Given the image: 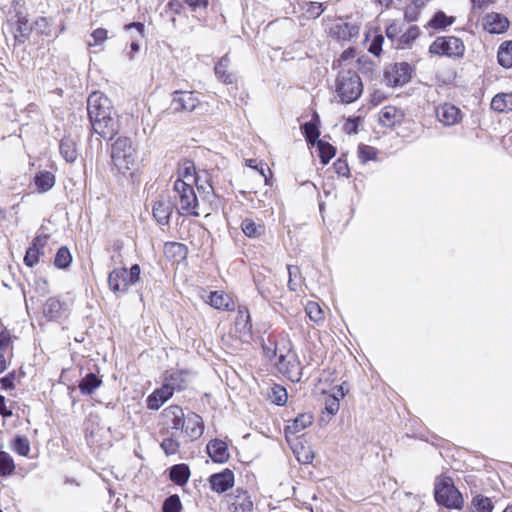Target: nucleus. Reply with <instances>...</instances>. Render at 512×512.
Instances as JSON below:
<instances>
[{
  "label": "nucleus",
  "instance_id": "nucleus-62",
  "mask_svg": "<svg viewBox=\"0 0 512 512\" xmlns=\"http://www.w3.org/2000/svg\"><path fill=\"white\" fill-rule=\"evenodd\" d=\"M124 29L127 30V31L130 30V29H136L138 34H139V36L143 37L144 36V31H145V26L141 22H132V23L126 24L124 26Z\"/></svg>",
  "mask_w": 512,
  "mask_h": 512
},
{
  "label": "nucleus",
  "instance_id": "nucleus-53",
  "mask_svg": "<svg viewBox=\"0 0 512 512\" xmlns=\"http://www.w3.org/2000/svg\"><path fill=\"white\" fill-rule=\"evenodd\" d=\"M288 399L287 391L284 387L280 385H275L272 388L271 400L273 403L279 406H283L286 404Z\"/></svg>",
  "mask_w": 512,
  "mask_h": 512
},
{
  "label": "nucleus",
  "instance_id": "nucleus-43",
  "mask_svg": "<svg viewBox=\"0 0 512 512\" xmlns=\"http://www.w3.org/2000/svg\"><path fill=\"white\" fill-rule=\"evenodd\" d=\"M305 312L308 318L317 325L323 323L325 320V313L322 307L315 301L307 302Z\"/></svg>",
  "mask_w": 512,
  "mask_h": 512
},
{
  "label": "nucleus",
  "instance_id": "nucleus-59",
  "mask_svg": "<svg viewBox=\"0 0 512 512\" xmlns=\"http://www.w3.org/2000/svg\"><path fill=\"white\" fill-rule=\"evenodd\" d=\"M383 42H384V37L382 34L375 35L374 38L372 39V42H371L369 48H368V51L375 56H379L382 52Z\"/></svg>",
  "mask_w": 512,
  "mask_h": 512
},
{
  "label": "nucleus",
  "instance_id": "nucleus-44",
  "mask_svg": "<svg viewBox=\"0 0 512 512\" xmlns=\"http://www.w3.org/2000/svg\"><path fill=\"white\" fill-rule=\"evenodd\" d=\"M315 145H317L321 164L327 165L330 162V160L336 155V148L332 144L324 140H318Z\"/></svg>",
  "mask_w": 512,
  "mask_h": 512
},
{
  "label": "nucleus",
  "instance_id": "nucleus-31",
  "mask_svg": "<svg viewBox=\"0 0 512 512\" xmlns=\"http://www.w3.org/2000/svg\"><path fill=\"white\" fill-rule=\"evenodd\" d=\"M240 228L244 235L251 239L261 238L266 233V226L262 221L256 222L253 218H244Z\"/></svg>",
  "mask_w": 512,
  "mask_h": 512
},
{
  "label": "nucleus",
  "instance_id": "nucleus-41",
  "mask_svg": "<svg viewBox=\"0 0 512 512\" xmlns=\"http://www.w3.org/2000/svg\"><path fill=\"white\" fill-rule=\"evenodd\" d=\"M497 61L503 68H512V40H506L500 44L497 51Z\"/></svg>",
  "mask_w": 512,
  "mask_h": 512
},
{
  "label": "nucleus",
  "instance_id": "nucleus-60",
  "mask_svg": "<svg viewBox=\"0 0 512 512\" xmlns=\"http://www.w3.org/2000/svg\"><path fill=\"white\" fill-rule=\"evenodd\" d=\"M192 11L205 10L209 6V0H181Z\"/></svg>",
  "mask_w": 512,
  "mask_h": 512
},
{
  "label": "nucleus",
  "instance_id": "nucleus-9",
  "mask_svg": "<svg viewBox=\"0 0 512 512\" xmlns=\"http://www.w3.org/2000/svg\"><path fill=\"white\" fill-rule=\"evenodd\" d=\"M19 5L18 0L12 1V6L16 8ZM6 25L10 33L13 34L15 44H23L30 36L32 31L27 15L21 10L15 9L14 15L7 18Z\"/></svg>",
  "mask_w": 512,
  "mask_h": 512
},
{
  "label": "nucleus",
  "instance_id": "nucleus-50",
  "mask_svg": "<svg viewBox=\"0 0 512 512\" xmlns=\"http://www.w3.org/2000/svg\"><path fill=\"white\" fill-rule=\"evenodd\" d=\"M472 505L476 509V512H492L494 508L491 499L483 495L474 496Z\"/></svg>",
  "mask_w": 512,
  "mask_h": 512
},
{
  "label": "nucleus",
  "instance_id": "nucleus-32",
  "mask_svg": "<svg viewBox=\"0 0 512 512\" xmlns=\"http://www.w3.org/2000/svg\"><path fill=\"white\" fill-rule=\"evenodd\" d=\"M65 310V303L58 297H50L43 306V314L49 320L59 319Z\"/></svg>",
  "mask_w": 512,
  "mask_h": 512
},
{
  "label": "nucleus",
  "instance_id": "nucleus-39",
  "mask_svg": "<svg viewBox=\"0 0 512 512\" xmlns=\"http://www.w3.org/2000/svg\"><path fill=\"white\" fill-rule=\"evenodd\" d=\"M102 379L94 373H88L79 382V390L83 395H91L102 385Z\"/></svg>",
  "mask_w": 512,
  "mask_h": 512
},
{
  "label": "nucleus",
  "instance_id": "nucleus-24",
  "mask_svg": "<svg viewBox=\"0 0 512 512\" xmlns=\"http://www.w3.org/2000/svg\"><path fill=\"white\" fill-rule=\"evenodd\" d=\"M189 371L185 369H177L167 372L164 375L163 383L171 388L172 392L183 391L188 387Z\"/></svg>",
  "mask_w": 512,
  "mask_h": 512
},
{
  "label": "nucleus",
  "instance_id": "nucleus-20",
  "mask_svg": "<svg viewBox=\"0 0 512 512\" xmlns=\"http://www.w3.org/2000/svg\"><path fill=\"white\" fill-rule=\"evenodd\" d=\"M206 303L216 310L232 312L236 309V303L231 294L223 290L211 291Z\"/></svg>",
  "mask_w": 512,
  "mask_h": 512
},
{
  "label": "nucleus",
  "instance_id": "nucleus-36",
  "mask_svg": "<svg viewBox=\"0 0 512 512\" xmlns=\"http://www.w3.org/2000/svg\"><path fill=\"white\" fill-rule=\"evenodd\" d=\"M60 154L68 163H73L78 157L77 144L71 136H64L59 145Z\"/></svg>",
  "mask_w": 512,
  "mask_h": 512
},
{
  "label": "nucleus",
  "instance_id": "nucleus-42",
  "mask_svg": "<svg viewBox=\"0 0 512 512\" xmlns=\"http://www.w3.org/2000/svg\"><path fill=\"white\" fill-rule=\"evenodd\" d=\"M16 472L13 457L6 451H0V477H10Z\"/></svg>",
  "mask_w": 512,
  "mask_h": 512
},
{
  "label": "nucleus",
  "instance_id": "nucleus-7",
  "mask_svg": "<svg viewBox=\"0 0 512 512\" xmlns=\"http://www.w3.org/2000/svg\"><path fill=\"white\" fill-rule=\"evenodd\" d=\"M141 279V267L134 264L126 267H116L108 274L107 282L109 289L116 295L125 294L136 285Z\"/></svg>",
  "mask_w": 512,
  "mask_h": 512
},
{
  "label": "nucleus",
  "instance_id": "nucleus-22",
  "mask_svg": "<svg viewBox=\"0 0 512 512\" xmlns=\"http://www.w3.org/2000/svg\"><path fill=\"white\" fill-rule=\"evenodd\" d=\"M509 26L508 18L500 13H488L483 19V28L491 34L505 33Z\"/></svg>",
  "mask_w": 512,
  "mask_h": 512
},
{
  "label": "nucleus",
  "instance_id": "nucleus-38",
  "mask_svg": "<svg viewBox=\"0 0 512 512\" xmlns=\"http://www.w3.org/2000/svg\"><path fill=\"white\" fill-rule=\"evenodd\" d=\"M56 183L55 175L50 171H39L34 176V184L39 193L51 190Z\"/></svg>",
  "mask_w": 512,
  "mask_h": 512
},
{
  "label": "nucleus",
  "instance_id": "nucleus-3",
  "mask_svg": "<svg viewBox=\"0 0 512 512\" xmlns=\"http://www.w3.org/2000/svg\"><path fill=\"white\" fill-rule=\"evenodd\" d=\"M355 51L352 48L345 50L334 63V68H339L334 81V91L340 102L350 104L355 102L363 92V83L355 67H351L348 61L353 60Z\"/></svg>",
  "mask_w": 512,
  "mask_h": 512
},
{
  "label": "nucleus",
  "instance_id": "nucleus-54",
  "mask_svg": "<svg viewBox=\"0 0 512 512\" xmlns=\"http://www.w3.org/2000/svg\"><path fill=\"white\" fill-rule=\"evenodd\" d=\"M246 166L257 170L265 178V183L268 184L267 173L271 176L272 172L266 163L258 161L257 159H247Z\"/></svg>",
  "mask_w": 512,
  "mask_h": 512
},
{
  "label": "nucleus",
  "instance_id": "nucleus-55",
  "mask_svg": "<svg viewBox=\"0 0 512 512\" xmlns=\"http://www.w3.org/2000/svg\"><path fill=\"white\" fill-rule=\"evenodd\" d=\"M333 169H334L335 173L339 176H342V177L350 176V168H349V165H348L346 159H343L341 157L338 158L333 163Z\"/></svg>",
  "mask_w": 512,
  "mask_h": 512
},
{
  "label": "nucleus",
  "instance_id": "nucleus-19",
  "mask_svg": "<svg viewBox=\"0 0 512 512\" xmlns=\"http://www.w3.org/2000/svg\"><path fill=\"white\" fill-rule=\"evenodd\" d=\"M359 34V27L357 25L338 21L332 24L329 28L328 35L336 41L347 42L352 38L357 37Z\"/></svg>",
  "mask_w": 512,
  "mask_h": 512
},
{
  "label": "nucleus",
  "instance_id": "nucleus-51",
  "mask_svg": "<svg viewBox=\"0 0 512 512\" xmlns=\"http://www.w3.org/2000/svg\"><path fill=\"white\" fill-rule=\"evenodd\" d=\"M378 151L376 148L366 144L358 146V157L362 163L377 159Z\"/></svg>",
  "mask_w": 512,
  "mask_h": 512
},
{
  "label": "nucleus",
  "instance_id": "nucleus-29",
  "mask_svg": "<svg viewBox=\"0 0 512 512\" xmlns=\"http://www.w3.org/2000/svg\"><path fill=\"white\" fill-rule=\"evenodd\" d=\"M230 62L231 60L228 54H225L216 62L214 67V72L217 79L226 85H232L236 82L234 73L229 69Z\"/></svg>",
  "mask_w": 512,
  "mask_h": 512
},
{
  "label": "nucleus",
  "instance_id": "nucleus-16",
  "mask_svg": "<svg viewBox=\"0 0 512 512\" xmlns=\"http://www.w3.org/2000/svg\"><path fill=\"white\" fill-rule=\"evenodd\" d=\"M208 483L213 492L222 494L233 488L235 474L230 468H225L221 472L211 474Z\"/></svg>",
  "mask_w": 512,
  "mask_h": 512
},
{
  "label": "nucleus",
  "instance_id": "nucleus-37",
  "mask_svg": "<svg viewBox=\"0 0 512 512\" xmlns=\"http://www.w3.org/2000/svg\"><path fill=\"white\" fill-rule=\"evenodd\" d=\"M190 475H191L190 468L185 463L173 465L170 468V472H169L170 480L178 486L186 485L190 478Z\"/></svg>",
  "mask_w": 512,
  "mask_h": 512
},
{
  "label": "nucleus",
  "instance_id": "nucleus-17",
  "mask_svg": "<svg viewBox=\"0 0 512 512\" xmlns=\"http://www.w3.org/2000/svg\"><path fill=\"white\" fill-rule=\"evenodd\" d=\"M2 329L0 331V374L3 373L13 357V342L16 337L11 334V331L0 323Z\"/></svg>",
  "mask_w": 512,
  "mask_h": 512
},
{
  "label": "nucleus",
  "instance_id": "nucleus-63",
  "mask_svg": "<svg viewBox=\"0 0 512 512\" xmlns=\"http://www.w3.org/2000/svg\"><path fill=\"white\" fill-rule=\"evenodd\" d=\"M358 120L359 118L348 119L345 123L344 128L348 133H356L358 128Z\"/></svg>",
  "mask_w": 512,
  "mask_h": 512
},
{
  "label": "nucleus",
  "instance_id": "nucleus-58",
  "mask_svg": "<svg viewBox=\"0 0 512 512\" xmlns=\"http://www.w3.org/2000/svg\"><path fill=\"white\" fill-rule=\"evenodd\" d=\"M91 38L93 42L89 43L90 46L101 45L107 40L108 31L105 28H97L91 33Z\"/></svg>",
  "mask_w": 512,
  "mask_h": 512
},
{
  "label": "nucleus",
  "instance_id": "nucleus-18",
  "mask_svg": "<svg viewBox=\"0 0 512 512\" xmlns=\"http://www.w3.org/2000/svg\"><path fill=\"white\" fill-rule=\"evenodd\" d=\"M205 424L203 418L196 412H189L185 415V424L180 431L190 441L198 440L204 433Z\"/></svg>",
  "mask_w": 512,
  "mask_h": 512
},
{
  "label": "nucleus",
  "instance_id": "nucleus-14",
  "mask_svg": "<svg viewBox=\"0 0 512 512\" xmlns=\"http://www.w3.org/2000/svg\"><path fill=\"white\" fill-rule=\"evenodd\" d=\"M436 119L443 126H454L462 121L463 113L456 105L445 102L435 107Z\"/></svg>",
  "mask_w": 512,
  "mask_h": 512
},
{
  "label": "nucleus",
  "instance_id": "nucleus-23",
  "mask_svg": "<svg viewBox=\"0 0 512 512\" xmlns=\"http://www.w3.org/2000/svg\"><path fill=\"white\" fill-rule=\"evenodd\" d=\"M206 452L214 463L223 464L230 458L227 443L218 438L212 439L207 443Z\"/></svg>",
  "mask_w": 512,
  "mask_h": 512
},
{
  "label": "nucleus",
  "instance_id": "nucleus-34",
  "mask_svg": "<svg viewBox=\"0 0 512 512\" xmlns=\"http://www.w3.org/2000/svg\"><path fill=\"white\" fill-rule=\"evenodd\" d=\"M319 124V116L317 114H314L311 121L306 122L301 126V131L307 143L315 145L317 141L320 140Z\"/></svg>",
  "mask_w": 512,
  "mask_h": 512
},
{
  "label": "nucleus",
  "instance_id": "nucleus-15",
  "mask_svg": "<svg viewBox=\"0 0 512 512\" xmlns=\"http://www.w3.org/2000/svg\"><path fill=\"white\" fill-rule=\"evenodd\" d=\"M48 240V234H38L33 238L23 259V262L27 267L33 268L39 263L40 257L44 255V248L48 244Z\"/></svg>",
  "mask_w": 512,
  "mask_h": 512
},
{
  "label": "nucleus",
  "instance_id": "nucleus-52",
  "mask_svg": "<svg viewBox=\"0 0 512 512\" xmlns=\"http://www.w3.org/2000/svg\"><path fill=\"white\" fill-rule=\"evenodd\" d=\"M182 503L177 494L170 495L164 500L162 511L163 512H181Z\"/></svg>",
  "mask_w": 512,
  "mask_h": 512
},
{
  "label": "nucleus",
  "instance_id": "nucleus-8",
  "mask_svg": "<svg viewBox=\"0 0 512 512\" xmlns=\"http://www.w3.org/2000/svg\"><path fill=\"white\" fill-rule=\"evenodd\" d=\"M465 51L463 40L453 35L438 36L429 46L430 54L451 59H461Z\"/></svg>",
  "mask_w": 512,
  "mask_h": 512
},
{
  "label": "nucleus",
  "instance_id": "nucleus-28",
  "mask_svg": "<svg viewBox=\"0 0 512 512\" xmlns=\"http://www.w3.org/2000/svg\"><path fill=\"white\" fill-rule=\"evenodd\" d=\"M279 340H281L283 344L289 341L282 334L275 332L269 333L266 339L262 340V349L266 358L272 360L280 353L282 346H279Z\"/></svg>",
  "mask_w": 512,
  "mask_h": 512
},
{
  "label": "nucleus",
  "instance_id": "nucleus-12",
  "mask_svg": "<svg viewBox=\"0 0 512 512\" xmlns=\"http://www.w3.org/2000/svg\"><path fill=\"white\" fill-rule=\"evenodd\" d=\"M227 505L229 512H253L254 503L248 490L237 487L233 492L227 494Z\"/></svg>",
  "mask_w": 512,
  "mask_h": 512
},
{
  "label": "nucleus",
  "instance_id": "nucleus-26",
  "mask_svg": "<svg viewBox=\"0 0 512 512\" xmlns=\"http://www.w3.org/2000/svg\"><path fill=\"white\" fill-rule=\"evenodd\" d=\"M235 329L240 337L251 336L252 334V319L249 308L246 305H238L237 307Z\"/></svg>",
  "mask_w": 512,
  "mask_h": 512
},
{
  "label": "nucleus",
  "instance_id": "nucleus-35",
  "mask_svg": "<svg viewBox=\"0 0 512 512\" xmlns=\"http://www.w3.org/2000/svg\"><path fill=\"white\" fill-rule=\"evenodd\" d=\"M454 16H447L443 11H437L425 25L426 29L433 31L445 30L455 22Z\"/></svg>",
  "mask_w": 512,
  "mask_h": 512
},
{
  "label": "nucleus",
  "instance_id": "nucleus-11",
  "mask_svg": "<svg viewBox=\"0 0 512 512\" xmlns=\"http://www.w3.org/2000/svg\"><path fill=\"white\" fill-rule=\"evenodd\" d=\"M200 103L199 92L176 90L172 93L170 108L176 113L192 112Z\"/></svg>",
  "mask_w": 512,
  "mask_h": 512
},
{
  "label": "nucleus",
  "instance_id": "nucleus-45",
  "mask_svg": "<svg viewBox=\"0 0 512 512\" xmlns=\"http://www.w3.org/2000/svg\"><path fill=\"white\" fill-rule=\"evenodd\" d=\"M12 450L20 456L28 457L31 451L30 442L25 436H16L11 441Z\"/></svg>",
  "mask_w": 512,
  "mask_h": 512
},
{
  "label": "nucleus",
  "instance_id": "nucleus-1",
  "mask_svg": "<svg viewBox=\"0 0 512 512\" xmlns=\"http://www.w3.org/2000/svg\"><path fill=\"white\" fill-rule=\"evenodd\" d=\"M196 186L203 202L211 203L215 198L212 175L207 170L197 171L195 163L183 159L177 167L176 180L173 184L174 204L182 216L198 217L199 199L195 193Z\"/></svg>",
  "mask_w": 512,
  "mask_h": 512
},
{
  "label": "nucleus",
  "instance_id": "nucleus-25",
  "mask_svg": "<svg viewBox=\"0 0 512 512\" xmlns=\"http://www.w3.org/2000/svg\"><path fill=\"white\" fill-rule=\"evenodd\" d=\"M314 422V416L310 412L298 414L294 419L286 422L284 431L285 435H296L306 428L310 427Z\"/></svg>",
  "mask_w": 512,
  "mask_h": 512
},
{
  "label": "nucleus",
  "instance_id": "nucleus-61",
  "mask_svg": "<svg viewBox=\"0 0 512 512\" xmlns=\"http://www.w3.org/2000/svg\"><path fill=\"white\" fill-rule=\"evenodd\" d=\"M0 415L3 418H10L13 415V412L11 409L7 406V400L6 398L0 394Z\"/></svg>",
  "mask_w": 512,
  "mask_h": 512
},
{
  "label": "nucleus",
  "instance_id": "nucleus-21",
  "mask_svg": "<svg viewBox=\"0 0 512 512\" xmlns=\"http://www.w3.org/2000/svg\"><path fill=\"white\" fill-rule=\"evenodd\" d=\"M404 119V110L394 105L384 106L378 114L379 123L387 128H393L400 125Z\"/></svg>",
  "mask_w": 512,
  "mask_h": 512
},
{
  "label": "nucleus",
  "instance_id": "nucleus-48",
  "mask_svg": "<svg viewBox=\"0 0 512 512\" xmlns=\"http://www.w3.org/2000/svg\"><path fill=\"white\" fill-rule=\"evenodd\" d=\"M420 34V30L418 26H410L405 31L403 30L401 37L399 38V42L397 44V48H404L405 46L410 45L413 41H415Z\"/></svg>",
  "mask_w": 512,
  "mask_h": 512
},
{
  "label": "nucleus",
  "instance_id": "nucleus-46",
  "mask_svg": "<svg viewBox=\"0 0 512 512\" xmlns=\"http://www.w3.org/2000/svg\"><path fill=\"white\" fill-rule=\"evenodd\" d=\"M72 262V255L70 253V250L66 246L60 247L55 255L54 258V265L58 269H66L70 266Z\"/></svg>",
  "mask_w": 512,
  "mask_h": 512
},
{
  "label": "nucleus",
  "instance_id": "nucleus-27",
  "mask_svg": "<svg viewBox=\"0 0 512 512\" xmlns=\"http://www.w3.org/2000/svg\"><path fill=\"white\" fill-rule=\"evenodd\" d=\"M173 392L162 382L161 386L155 389L146 399L147 408L158 410L166 401L173 397Z\"/></svg>",
  "mask_w": 512,
  "mask_h": 512
},
{
  "label": "nucleus",
  "instance_id": "nucleus-47",
  "mask_svg": "<svg viewBox=\"0 0 512 512\" xmlns=\"http://www.w3.org/2000/svg\"><path fill=\"white\" fill-rule=\"evenodd\" d=\"M404 27V22L400 20H394L386 27L385 34L389 40L397 45Z\"/></svg>",
  "mask_w": 512,
  "mask_h": 512
},
{
  "label": "nucleus",
  "instance_id": "nucleus-2",
  "mask_svg": "<svg viewBox=\"0 0 512 512\" xmlns=\"http://www.w3.org/2000/svg\"><path fill=\"white\" fill-rule=\"evenodd\" d=\"M87 112L94 133L111 140L119 132V123L113 117L111 100L102 92L94 91L87 99Z\"/></svg>",
  "mask_w": 512,
  "mask_h": 512
},
{
  "label": "nucleus",
  "instance_id": "nucleus-40",
  "mask_svg": "<svg viewBox=\"0 0 512 512\" xmlns=\"http://www.w3.org/2000/svg\"><path fill=\"white\" fill-rule=\"evenodd\" d=\"M491 109L503 113L512 111V92L498 93L491 100Z\"/></svg>",
  "mask_w": 512,
  "mask_h": 512
},
{
  "label": "nucleus",
  "instance_id": "nucleus-13",
  "mask_svg": "<svg viewBox=\"0 0 512 512\" xmlns=\"http://www.w3.org/2000/svg\"><path fill=\"white\" fill-rule=\"evenodd\" d=\"M412 71L411 65L406 62L395 63L385 71L384 78L388 86H403L410 81Z\"/></svg>",
  "mask_w": 512,
  "mask_h": 512
},
{
  "label": "nucleus",
  "instance_id": "nucleus-4",
  "mask_svg": "<svg viewBox=\"0 0 512 512\" xmlns=\"http://www.w3.org/2000/svg\"><path fill=\"white\" fill-rule=\"evenodd\" d=\"M111 161L122 174L135 169L137 150L130 137L120 136L111 144Z\"/></svg>",
  "mask_w": 512,
  "mask_h": 512
},
{
  "label": "nucleus",
  "instance_id": "nucleus-57",
  "mask_svg": "<svg viewBox=\"0 0 512 512\" xmlns=\"http://www.w3.org/2000/svg\"><path fill=\"white\" fill-rule=\"evenodd\" d=\"M340 404L338 398L328 395L325 399L324 411L329 415H335L339 410Z\"/></svg>",
  "mask_w": 512,
  "mask_h": 512
},
{
  "label": "nucleus",
  "instance_id": "nucleus-6",
  "mask_svg": "<svg viewBox=\"0 0 512 512\" xmlns=\"http://www.w3.org/2000/svg\"><path fill=\"white\" fill-rule=\"evenodd\" d=\"M274 367L278 373L291 382H299L302 377V366L290 341L282 345L280 353L275 357Z\"/></svg>",
  "mask_w": 512,
  "mask_h": 512
},
{
  "label": "nucleus",
  "instance_id": "nucleus-10",
  "mask_svg": "<svg viewBox=\"0 0 512 512\" xmlns=\"http://www.w3.org/2000/svg\"><path fill=\"white\" fill-rule=\"evenodd\" d=\"M185 424V413L178 404L165 407L160 413V434L168 435L169 430H180Z\"/></svg>",
  "mask_w": 512,
  "mask_h": 512
},
{
  "label": "nucleus",
  "instance_id": "nucleus-64",
  "mask_svg": "<svg viewBox=\"0 0 512 512\" xmlns=\"http://www.w3.org/2000/svg\"><path fill=\"white\" fill-rule=\"evenodd\" d=\"M288 274L289 277L294 278L297 274H300V268L296 265H288Z\"/></svg>",
  "mask_w": 512,
  "mask_h": 512
},
{
  "label": "nucleus",
  "instance_id": "nucleus-49",
  "mask_svg": "<svg viewBox=\"0 0 512 512\" xmlns=\"http://www.w3.org/2000/svg\"><path fill=\"white\" fill-rule=\"evenodd\" d=\"M160 447L166 456L175 455L180 450V442L173 436L163 438Z\"/></svg>",
  "mask_w": 512,
  "mask_h": 512
},
{
  "label": "nucleus",
  "instance_id": "nucleus-5",
  "mask_svg": "<svg viewBox=\"0 0 512 512\" xmlns=\"http://www.w3.org/2000/svg\"><path fill=\"white\" fill-rule=\"evenodd\" d=\"M436 502L448 509L460 510L464 506V500L460 491L455 487L450 476L440 475L436 478L434 486Z\"/></svg>",
  "mask_w": 512,
  "mask_h": 512
},
{
  "label": "nucleus",
  "instance_id": "nucleus-30",
  "mask_svg": "<svg viewBox=\"0 0 512 512\" xmlns=\"http://www.w3.org/2000/svg\"><path fill=\"white\" fill-rule=\"evenodd\" d=\"M163 253L168 261L173 263H180L186 259L188 250L187 247L179 242H166L164 244Z\"/></svg>",
  "mask_w": 512,
  "mask_h": 512
},
{
  "label": "nucleus",
  "instance_id": "nucleus-33",
  "mask_svg": "<svg viewBox=\"0 0 512 512\" xmlns=\"http://www.w3.org/2000/svg\"><path fill=\"white\" fill-rule=\"evenodd\" d=\"M172 214V207L165 200H158L152 206V215L154 219L161 225H167Z\"/></svg>",
  "mask_w": 512,
  "mask_h": 512
},
{
  "label": "nucleus",
  "instance_id": "nucleus-56",
  "mask_svg": "<svg viewBox=\"0 0 512 512\" xmlns=\"http://www.w3.org/2000/svg\"><path fill=\"white\" fill-rule=\"evenodd\" d=\"M17 379L16 371L13 370L0 378V384L4 390H14L16 388L15 380Z\"/></svg>",
  "mask_w": 512,
  "mask_h": 512
}]
</instances>
